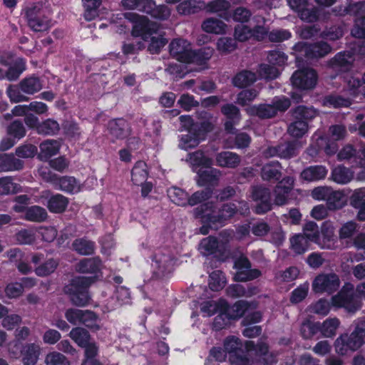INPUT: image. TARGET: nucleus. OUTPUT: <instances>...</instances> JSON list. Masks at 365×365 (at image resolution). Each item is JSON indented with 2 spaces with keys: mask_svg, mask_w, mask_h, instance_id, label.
I'll return each instance as SVG.
<instances>
[{
  "mask_svg": "<svg viewBox=\"0 0 365 365\" xmlns=\"http://www.w3.org/2000/svg\"><path fill=\"white\" fill-rule=\"evenodd\" d=\"M205 192H208V199H206L200 207L196 208L195 215L200 218L204 223L200 228V232L205 235L208 232L207 227L209 226L213 229H217L223 225L230 218H231L237 212L245 214L249 210L248 205L245 202H238L242 206L237 208L234 203H227L220 208L214 205L215 200H223L232 196L235 193L233 188L228 187L221 191L217 196H212L210 190L207 189Z\"/></svg>",
  "mask_w": 365,
  "mask_h": 365,
  "instance_id": "f257e3e1",
  "label": "nucleus"
},
{
  "mask_svg": "<svg viewBox=\"0 0 365 365\" xmlns=\"http://www.w3.org/2000/svg\"><path fill=\"white\" fill-rule=\"evenodd\" d=\"M224 348L232 365H271L276 361L275 356L268 352V347L263 342L255 346L253 341H247L243 345L240 339L231 336L225 339Z\"/></svg>",
  "mask_w": 365,
  "mask_h": 365,
  "instance_id": "f03ea898",
  "label": "nucleus"
},
{
  "mask_svg": "<svg viewBox=\"0 0 365 365\" xmlns=\"http://www.w3.org/2000/svg\"><path fill=\"white\" fill-rule=\"evenodd\" d=\"M132 34L133 36L141 37L145 42L148 43V49L151 53H158L167 43L158 26L145 17L138 18L133 27Z\"/></svg>",
  "mask_w": 365,
  "mask_h": 365,
  "instance_id": "7ed1b4c3",
  "label": "nucleus"
},
{
  "mask_svg": "<svg viewBox=\"0 0 365 365\" xmlns=\"http://www.w3.org/2000/svg\"><path fill=\"white\" fill-rule=\"evenodd\" d=\"M344 78L346 86L344 92L349 97L344 98L340 96H328L324 100L323 105L324 106L335 108L348 107L354 98L361 99L362 96H365V73L362 83L360 82L359 76L351 73H347Z\"/></svg>",
  "mask_w": 365,
  "mask_h": 365,
  "instance_id": "20e7f679",
  "label": "nucleus"
},
{
  "mask_svg": "<svg viewBox=\"0 0 365 365\" xmlns=\"http://www.w3.org/2000/svg\"><path fill=\"white\" fill-rule=\"evenodd\" d=\"M187 161L192 170L197 173V183L200 185L213 184L218 180L220 172L211 167L212 159L205 156L202 151L197 150L189 154Z\"/></svg>",
  "mask_w": 365,
  "mask_h": 365,
  "instance_id": "39448f33",
  "label": "nucleus"
},
{
  "mask_svg": "<svg viewBox=\"0 0 365 365\" xmlns=\"http://www.w3.org/2000/svg\"><path fill=\"white\" fill-rule=\"evenodd\" d=\"M334 230L333 223L330 221L322 224L321 232L315 222H309L303 228V235L309 242L316 243L322 249H334L336 243Z\"/></svg>",
  "mask_w": 365,
  "mask_h": 365,
  "instance_id": "423d86ee",
  "label": "nucleus"
},
{
  "mask_svg": "<svg viewBox=\"0 0 365 365\" xmlns=\"http://www.w3.org/2000/svg\"><path fill=\"white\" fill-rule=\"evenodd\" d=\"M354 330L348 335H340L334 342L335 351L341 356L349 355L365 344V321L356 320Z\"/></svg>",
  "mask_w": 365,
  "mask_h": 365,
  "instance_id": "0eeeda50",
  "label": "nucleus"
},
{
  "mask_svg": "<svg viewBox=\"0 0 365 365\" xmlns=\"http://www.w3.org/2000/svg\"><path fill=\"white\" fill-rule=\"evenodd\" d=\"M180 120L182 128L188 131L187 134L180 138L179 147L183 150L196 147L205 138V133L212 129V125L209 123L202 124L198 128V125L193 123L189 115L180 116Z\"/></svg>",
  "mask_w": 365,
  "mask_h": 365,
  "instance_id": "6e6552de",
  "label": "nucleus"
},
{
  "mask_svg": "<svg viewBox=\"0 0 365 365\" xmlns=\"http://www.w3.org/2000/svg\"><path fill=\"white\" fill-rule=\"evenodd\" d=\"M170 55L173 56L180 63L170 64L167 71L175 78H182L186 73L183 71V66L181 63H190L192 60V48L190 43L182 38H176L171 41L169 45Z\"/></svg>",
  "mask_w": 365,
  "mask_h": 365,
  "instance_id": "1a4fd4ad",
  "label": "nucleus"
},
{
  "mask_svg": "<svg viewBox=\"0 0 365 365\" xmlns=\"http://www.w3.org/2000/svg\"><path fill=\"white\" fill-rule=\"evenodd\" d=\"M93 281L92 277H77L73 279L71 282L65 287V292L69 295L73 304L84 307L89 303L91 296L88 288Z\"/></svg>",
  "mask_w": 365,
  "mask_h": 365,
  "instance_id": "9d476101",
  "label": "nucleus"
},
{
  "mask_svg": "<svg viewBox=\"0 0 365 365\" xmlns=\"http://www.w3.org/2000/svg\"><path fill=\"white\" fill-rule=\"evenodd\" d=\"M39 175L46 181L51 182L55 189L69 193H77L83 190V185L77 182L73 177L58 178L48 168L41 167L38 169Z\"/></svg>",
  "mask_w": 365,
  "mask_h": 365,
  "instance_id": "9b49d317",
  "label": "nucleus"
},
{
  "mask_svg": "<svg viewBox=\"0 0 365 365\" xmlns=\"http://www.w3.org/2000/svg\"><path fill=\"white\" fill-rule=\"evenodd\" d=\"M290 106L289 100L284 96L275 97L273 104H264L259 106H252L247 108L250 115H257L262 118H269L274 116L277 111H284Z\"/></svg>",
  "mask_w": 365,
  "mask_h": 365,
  "instance_id": "f8f14e48",
  "label": "nucleus"
},
{
  "mask_svg": "<svg viewBox=\"0 0 365 365\" xmlns=\"http://www.w3.org/2000/svg\"><path fill=\"white\" fill-rule=\"evenodd\" d=\"M354 285L346 283L338 294L331 298L332 305L337 308L343 307L349 312H354L361 307L358 296L353 294Z\"/></svg>",
  "mask_w": 365,
  "mask_h": 365,
  "instance_id": "ddd939ff",
  "label": "nucleus"
},
{
  "mask_svg": "<svg viewBox=\"0 0 365 365\" xmlns=\"http://www.w3.org/2000/svg\"><path fill=\"white\" fill-rule=\"evenodd\" d=\"M294 115L297 120L289 125L288 133L294 138H301L308 130L305 120L314 118L316 115V110L312 108L299 106L295 109Z\"/></svg>",
  "mask_w": 365,
  "mask_h": 365,
  "instance_id": "4468645a",
  "label": "nucleus"
},
{
  "mask_svg": "<svg viewBox=\"0 0 365 365\" xmlns=\"http://www.w3.org/2000/svg\"><path fill=\"white\" fill-rule=\"evenodd\" d=\"M268 61L272 64H262L259 68V76L265 79H274L279 75V70L274 66H282L287 60V56L282 51H272L268 55Z\"/></svg>",
  "mask_w": 365,
  "mask_h": 365,
  "instance_id": "2eb2a0df",
  "label": "nucleus"
},
{
  "mask_svg": "<svg viewBox=\"0 0 365 365\" xmlns=\"http://www.w3.org/2000/svg\"><path fill=\"white\" fill-rule=\"evenodd\" d=\"M330 138L320 137L317 139L318 150L324 149L328 155L336 153L338 145L336 141L343 139L346 135V129L342 125H333L329 128Z\"/></svg>",
  "mask_w": 365,
  "mask_h": 365,
  "instance_id": "dca6fc26",
  "label": "nucleus"
},
{
  "mask_svg": "<svg viewBox=\"0 0 365 365\" xmlns=\"http://www.w3.org/2000/svg\"><path fill=\"white\" fill-rule=\"evenodd\" d=\"M168 195L175 204L180 206H185L187 204L193 206L208 199V192H196L188 198L187 194L184 190L176 187L168 189Z\"/></svg>",
  "mask_w": 365,
  "mask_h": 365,
  "instance_id": "f3484780",
  "label": "nucleus"
},
{
  "mask_svg": "<svg viewBox=\"0 0 365 365\" xmlns=\"http://www.w3.org/2000/svg\"><path fill=\"white\" fill-rule=\"evenodd\" d=\"M248 309V304L245 301H239L232 307H229L226 303V308L222 309L220 315H217L214 321V327L217 329H220L226 326L230 319L240 318Z\"/></svg>",
  "mask_w": 365,
  "mask_h": 365,
  "instance_id": "a211bd4d",
  "label": "nucleus"
},
{
  "mask_svg": "<svg viewBox=\"0 0 365 365\" xmlns=\"http://www.w3.org/2000/svg\"><path fill=\"white\" fill-rule=\"evenodd\" d=\"M0 64L9 67L6 78L9 81L16 80L26 69L25 61L21 58L14 59L9 51L0 52Z\"/></svg>",
  "mask_w": 365,
  "mask_h": 365,
  "instance_id": "6ab92c4d",
  "label": "nucleus"
},
{
  "mask_svg": "<svg viewBox=\"0 0 365 365\" xmlns=\"http://www.w3.org/2000/svg\"><path fill=\"white\" fill-rule=\"evenodd\" d=\"M339 285L340 280L336 274H320L313 280L312 290L317 294H331L337 290Z\"/></svg>",
  "mask_w": 365,
  "mask_h": 365,
  "instance_id": "aec40b11",
  "label": "nucleus"
},
{
  "mask_svg": "<svg viewBox=\"0 0 365 365\" xmlns=\"http://www.w3.org/2000/svg\"><path fill=\"white\" fill-rule=\"evenodd\" d=\"M291 81L294 87L300 90H309L316 86L317 75L312 68L299 69L294 73Z\"/></svg>",
  "mask_w": 365,
  "mask_h": 365,
  "instance_id": "412c9836",
  "label": "nucleus"
},
{
  "mask_svg": "<svg viewBox=\"0 0 365 365\" xmlns=\"http://www.w3.org/2000/svg\"><path fill=\"white\" fill-rule=\"evenodd\" d=\"M9 346V351L14 357H19V354L22 355L24 365H34L37 362L40 354L39 346L32 344L23 349L18 343L10 344Z\"/></svg>",
  "mask_w": 365,
  "mask_h": 365,
  "instance_id": "4be33fe9",
  "label": "nucleus"
},
{
  "mask_svg": "<svg viewBox=\"0 0 365 365\" xmlns=\"http://www.w3.org/2000/svg\"><path fill=\"white\" fill-rule=\"evenodd\" d=\"M175 262L170 250L168 249H161L155 253L152 267L154 272L158 274H164L166 272H170L174 266Z\"/></svg>",
  "mask_w": 365,
  "mask_h": 365,
  "instance_id": "5701e85b",
  "label": "nucleus"
},
{
  "mask_svg": "<svg viewBox=\"0 0 365 365\" xmlns=\"http://www.w3.org/2000/svg\"><path fill=\"white\" fill-rule=\"evenodd\" d=\"M237 272L235 275L236 281H248L257 278L260 275L258 269H250V264L246 257H241L235 263Z\"/></svg>",
  "mask_w": 365,
  "mask_h": 365,
  "instance_id": "b1692460",
  "label": "nucleus"
},
{
  "mask_svg": "<svg viewBox=\"0 0 365 365\" xmlns=\"http://www.w3.org/2000/svg\"><path fill=\"white\" fill-rule=\"evenodd\" d=\"M309 0H287L289 6L296 11L301 19L312 22L317 19V11L308 4Z\"/></svg>",
  "mask_w": 365,
  "mask_h": 365,
  "instance_id": "393cba45",
  "label": "nucleus"
},
{
  "mask_svg": "<svg viewBox=\"0 0 365 365\" xmlns=\"http://www.w3.org/2000/svg\"><path fill=\"white\" fill-rule=\"evenodd\" d=\"M252 199L257 202L255 212L263 214L271 209L270 193L267 188L254 187L252 192Z\"/></svg>",
  "mask_w": 365,
  "mask_h": 365,
  "instance_id": "a878e982",
  "label": "nucleus"
},
{
  "mask_svg": "<svg viewBox=\"0 0 365 365\" xmlns=\"http://www.w3.org/2000/svg\"><path fill=\"white\" fill-rule=\"evenodd\" d=\"M296 51H304L308 58H319L325 56L331 51V47L326 43L307 45L306 43L299 42L295 45Z\"/></svg>",
  "mask_w": 365,
  "mask_h": 365,
  "instance_id": "bb28decb",
  "label": "nucleus"
},
{
  "mask_svg": "<svg viewBox=\"0 0 365 365\" xmlns=\"http://www.w3.org/2000/svg\"><path fill=\"white\" fill-rule=\"evenodd\" d=\"M297 143H284L276 147H269L264 151L266 158L279 157L281 158H290L297 153Z\"/></svg>",
  "mask_w": 365,
  "mask_h": 365,
  "instance_id": "cd10ccee",
  "label": "nucleus"
},
{
  "mask_svg": "<svg viewBox=\"0 0 365 365\" xmlns=\"http://www.w3.org/2000/svg\"><path fill=\"white\" fill-rule=\"evenodd\" d=\"M221 111L227 118L225 123V130L229 133H232L234 125L240 120L239 109L233 104H226L222 107Z\"/></svg>",
  "mask_w": 365,
  "mask_h": 365,
  "instance_id": "c85d7f7f",
  "label": "nucleus"
},
{
  "mask_svg": "<svg viewBox=\"0 0 365 365\" xmlns=\"http://www.w3.org/2000/svg\"><path fill=\"white\" fill-rule=\"evenodd\" d=\"M294 180L292 178H287L277 186L274 190V202L277 205H281L286 202L287 195L292 189Z\"/></svg>",
  "mask_w": 365,
  "mask_h": 365,
  "instance_id": "c756f323",
  "label": "nucleus"
},
{
  "mask_svg": "<svg viewBox=\"0 0 365 365\" xmlns=\"http://www.w3.org/2000/svg\"><path fill=\"white\" fill-rule=\"evenodd\" d=\"M23 166V161L13 155L0 154V172L19 170Z\"/></svg>",
  "mask_w": 365,
  "mask_h": 365,
  "instance_id": "7c9ffc66",
  "label": "nucleus"
},
{
  "mask_svg": "<svg viewBox=\"0 0 365 365\" xmlns=\"http://www.w3.org/2000/svg\"><path fill=\"white\" fill-rule=\"evenodd\" d=\"M61 148V143L58 140H47L40 145V153L38 158L42 160H46L51 156L56 155Z\"/></svg>",
  "mask_w": 365,
  "mask_h": 365,
  "instance_id": "2f4dec72",
  "label": "nucleus"
},
{
  "mask_svg": "<svg viewBox=\"0 0 365 365\" xmlns=\"http://www.w3.org/2000/svg\"><path fill=\"white\" fill-rule=\"evenodd\" d=\"M327 173L328 170L324 166H310L302 172L301 178L307 182L317 181L324 179Z\"/></svg>",
  "mask_w": 365,
  "mask_h": 365,
  "instance_id": "473e14b6",
  "label": "nucleus"
},
{
  "mask_svg": "<svg viewBox=\"0 0 365 365\" xmlns=\"http://www.w3.org/2000/svg\"><path fill=\"white\" fill-rule=\"evenodd\" d=\"M130 300V292L124 287H120L117 288L115 299L112 298L106 305L108 312L112 311L117 308L118 306L123 304H127Z\"/></svg>",
  "mask_w": 365,
  "mask_h": 365,
  "instance_id": "72a5a7b5",
  "label": "nucleus"
},
{
  "mask_svg": "<svg viewBox=\"0 0 365 365\" xmlns=\"http://www.w3.org/2000/svg\"><path fill=\"white\" fill-rule=\"evenodd\" d=\"M110 133L117 138H127L130 133L128 123L123 119L111 120L109 123Z\"/></svg>",
  "mask_w": 365,
  "mask_h": 365,
  "instance_id": "f704fd0d",
  "label": "nucleus"
},
{
  "mask_svg": "<svg viewBox=\"0 0 365 365\" xmlns=\"http://www.w3.org/2000/svg\"><path fill=\"white\" fill-rule=\"evenodd\" d=\"M19 88L24 93L33 95L40 91L43 88V85L38 78L29 76L24 78L19 83Z\"/></svg>",
  "mask_w": 365,
  "mask_h": 365,
  "instance_id": "c9c22d12",
  "label": "nucleus"
},
{
  "mask_svg": "<svg viewBox=\"0 0 365 365\" xmlns=\"http://www.w3.org/2000/svg\"><path fill=\"white\" fill-rule=\"evenodd\" d=\"M121 4L125 9H136L150 13L154 6V1L153 0H122Z\"/></svg>",
  "mask_w": 365,
  "mask_h": 365,
  "instance_id": "e433bc0d",
  "label": "nucleus"
},
{
  "mask_svg": "<svg viewBox=\"0 0 365 365\" xmlns=\"http://www.w3.org/2000/svg\"><path fill=\"white\" fill-rule=\"evenodd\" d=\"M354 61V58L349 52L340 53L332 61L331 68L341 72L346 71Z\"/></svg>",
  "mask_w": 365,
  "mask_h": 365,
  "instance_id": "4c0bfd02",
  "label": "nucleus"
},
{
  "mask_svg": "<svg viewBox=\"0 0 365 365\" xmlns=\"http://www.w3.org/2000/svg\"><path fill=\"white\" fill-rule=\"evenodd\" d=\"M216 162L220 167L235 168L240 164V159L236 153L225 151L216 156Z\"/></svg>",
  "mask_w": 365,
  "mask_h": 365,
  "instance_id": "58836bf2",
  "label": "nucleus"
},
{
  "mask_svg": "<svg viewBox=\"0 0 365 365\" xmlns=\"http://www.w3.org/2000/svg\"><path fill=\"white\" fill-rule=\"evenodd\" d=\"M27 16L29 26L35 31H43L50 27V19L48 17H42L41 13H39L36 17H32L31 12L28 11Z\"/></svg>",
  "mask_w": 365,
  "mask_h": 365,
  "instance_id": "ea45409f",
  "label": "nucleus"
},
{
  "mask_svg": "<svg viewBox=\"0 0 365 365\" xmlns=\"http://www.w3.org/2000/svg\"><path fill=\"white\" fill-rule=\"evenodd\" d=\"M202 28L207 33L220 34L225 33L227 26L225 23L217 19L210 18L202 23Z\"/></svg>",
  "mask_w": 365,
  "mask_h": 365,
  "instance_id": "a19ab883",
  "label": "nucleus"
},
{
  "mask_svg": "<svg viewBox=\"0 0 365 365\" xmlns=\"http://www.w3.org/2000/svg\"><path fill=\"white\" fill-rule=\"evenodd\" d=\"M354 177V172L344 166H338L331 172L332 180L338 184H346Z\"/></svg>",
  "mask_w": 365,
  "mask_h": 365,
  "instance_id": "79ce46f5",
  "label": "nucleus"
},
{
  "mask_svg": "<svg viewBox=\"0 0 365 365\" xmlns=\"http://www.w3.org/2000/svg\"><path fill=\"white\" fill-rule=\"evenodd\" d=\"M67 198L62 195L57 194L51 197L48 202V208L51 212H63L68 206Z\"/></svg>",
  "mask_w": 365,
  "mask_h": 365,
  "instance_id": "37998d69",
  "label": "nucleus"
},
{
  "mask_svg": "<svg viewBox=\"0 0 365 365\" xmlns=\"http://www.w3.org/2000/svg\"><path fill=\"white\" fill-rule=\"evenodd\" d=\"M148 176L147 165L143 161L135 163L132 170V181L135 185H141L145 182Z\"/></svg>",
  "mask_w": 365,
  "mask_h": 365,
  "instance_id": "c03bdc74",
  "label": "nucleus"
},
{
  "mask_svg": "<svg viewBox=\"0 0 365 365\" xmlns=\"http://www.w3.org/2000/svg\"><path fill=\"white\" fill-rule=\"evenodd\" d=\"M309 240L302 235H295L290 239V247L292 250L297 254L304 253L309 248Z\"/></svg>",
  "mask_w": 365,
  "mask_h": 365,
  "instance_id": "a18cd8bd",
  "label": "nucleus"
},
{
  "mask_svg": "<svg viewBox=\"0 0 365 365\" xmlns=\"http://www.w3.org/2000/svg\"><path fill=\"white\" fill-rule=\"evenodd\" d=\"M226 308V302L223 299H220L217 302L210 301L205 302L202 304L201 311L204 313L205 316H211L215 313H219L220 315L222 309Z\"/></svg>",
  "mask_w": 365,
  "mask_h": 365,
  "instance_id": "49530a36",
  "label": "nucleus"
},
{
  "mask_svg": "<svg viewBox=\"0 0 365 365\" xmlns=\"http://www.w3.org/2000/svg\"><path fill=\"white\" fill-rule=\"evenodd\" d=\"M330 192L327 200L329 209L341 208L346 202V196L341 191L334 190L331 188Z\"/></svg>",
  "mask_w": 365,
  "mask_h": 365,
  "instance_id": "de8ad7c7",
  "label": "nucleus"
},
{
  "mask_svg": "<svg viewBox=\"0 0 365 365\" xmlns=\"http://www.w3.org/2000/svg\"><path fill=\"white\" fill-rule=\"evenodd\" d=\"M101 268V261L99 258L86 259L81 261L78 265V270L83 273H96Z\"/></svg>",
  "mask_w": 365,
  "mask_h": 365,
  "instance_id": "09e8293b",
  "label": "nucleus"
},
{
  "mask_svg": "<svg viewBox=\"0 0 365 365\" xmlns=\"http://www.w3.org/2000/svg\"><path fill=\"white\" fill-rule=\"evenodd\" d=\"M257 78L254 73L243 71L237 73L232 80L233 84L239 88L246 87L256 81Z\"/></svg>",
  "mask_w": 365,
  "mask_h": 365,
  "instance_id": "8fccbe9b",
  "label": "nucleus"
},
{
  "mask_svg": "<svg viewBox=\"0 0 365 365\" xmlns=\"http://www.w3.org/2000/svg\"><path fill=\"white\" fill-rule=\"evenodd\" d=\"M339 324L340 322L338 319L329 318L320 324L319 331L324 336L331 337L335 335Z\"/></svg>",
  "mask_w": 365,
  "mask_h": 365,
  "instance_id": "3c124183",
  "label": "nucleus"
},
{
  "mask_svg": "<svg viewBox=\"0 0 365 365\" xmlns=\"http://www.w3.org/2000/svg\"><path fill=\"white\" fill-rule=\"evenodd\" d=\"M213 53V49L211 48H204L195 52L192 50V60L190 63H193L197 66L203 67L207 61L211 58Z\"/></svg>",
  "mask_w": 365,
  "mask_h": 365,
  "instance_id": "603ef678",
  "label": "nucleus"
},
{
  "mask_svg": "<svg viewBox=\"0 0 365 365\" xmlns=\"http://www.w3.org/2000/svg\"><path fill=\"white\" fill-rule=\"evenodd\" d=\"M85 9L84 18L87 21H91L98 16V8L101 4V0H82Z\"/></svg>",
  "mask_w": 365,
  "mask_h": 365,
  "instance_id": "864d4df0",
  "label": "nucleus"
},
{
  "mask_svg": "<svg viewBox=\"0 0 365 365\" xmlns=\"http://www.w3.org/2000/svg\"><path fill=\"white\" fill-rule=\"evenodd\" d=\"M70 337L79 346H85L90 341V334L84 329L76 327L73 328L69 334Z\"/></svg>",
  "mask_w": 365,
  "mask_h": 365,
  "instance_id": "5fc2aeb1",
  "label": "nucleus"
},
{
  "mask_svg": "<svg viewBox=\"0 0 365 365\" xmlns=\"http://www.w3.org/2000/svg\"><path fill=\"white\" fill-rule=\"evenodd\" d=\"M219 247L218 242L215 237H208L201 240L199 245V251L203 255H210L215 252Z\"/></svg>",
  "mask_w": 365,
  "mask_h": 365,
  "instance_id": "6e6d98bb",
  "label": "nucleus"
},
{
  "mask_svg": "<svg viewBox=\"0 0 365 365\" xmlns=\"http://www.w3.org/2000/svg\"><path fill=\"white\" fill-rule=\"evenodd\" d=\"M262 177L264 180L275 179L280 177V165L278 162H272L265 165L262 170Z\"/></svg>",
  "mask_w": 365,
  "mask_h": 365,
  "instance_id": "4d7b16f0",
  "label": "nucleus"
},
{
  "mask_svg": "<svg viewBox=\"0 0 365 365\" xmlns=\"http://www.w3.org/2000/svg\"><path fill=\"white\" fill-rule=\"evenodd\" d=\"M73 249L83 255H91L94 251V243L86 239H78L73 243Z\"/></svg>",
  "mask_w": 365,
  "mask_h": 365,
  "instance_id": "13d9d810",
  "label": "nucleus"
},
{
  "mask_svg": "<svg viewBox=\"0 0 365 365\" xmlns=\"http://www.w3.org/2000/svg\"><path fill=\"white\" fill-rule=\"evenodd\" d=\"M25 217L30 221L41 222L46 219L47 212L43 207L32 206L26 210Z\"/></svg>",
  "mask_w": 365,
  "mask_h": 365,
  "instance_id": "bf43d9fd",
  "label": "nucleus"
},
{
  "mask_svg": "<svg viewBox=\"0 0 365 365\" xmlns=\"http://www.w3.org/2000/svg\"><path fill=\"white\" fill-rule=\"evenodd\" d=\"M139 140L138 138H132L128 140L126 148L121 149L119 151V156L120 160L128 163L131 161L132 155L131 152L138 148Z\"/></svg>",
  "mask_w": 365,
  "mask_h": 365,
  "instance_id": "052dcab7",
  "label": "nucleus"
},
{
  "mask_svg": "<svg viewBox=\"0 0 365 365\" xmlns=\"http://www.w3.org/2000/svg\"><path fill=\"white\" fill-rule=\"evenodd\" d=\"M226 283V279L222 272L217 270L212 272L210 275L209 287L213 291H218L222 289Z\"/></svg>",
  "mask_w": 365,
  "mask_h": 365,
  "instance_id": "680f3d73",
  "label": "nucleus"
},
{
  "mask_svg": "<svg viewBox=\"0 0 365 365\" xmlns=\"http://www.w3.org/2000/svg\"><path fill=\"white\" fill-rule=\"evenodd\" d=\"M59 130V125L57 121L47 119L41 123L38 127V133L43 135H55Z\"/></svg>",
  "mask_w": 365,
  "mask_h": 365,
  "instance_id": "e2e57ef3",
  "label": "nucleus"
},
{
  "mask_svg": "<svg viewBox=\"0 0 365 365\" xmlns=\"http://www.w3.org/2000/svg\"><path fill=\"white\" fill-rule=\"evenodd\" d=\"M19 190V186L13 182L10 177L0 178V195L15 193Z\"/></svg>",
  "mask_w": 365,
  "mask_h": 365,
  "instance_id": "0e129e2a",
  "label": "nucleus"
},
{
  "mask_svg": "<svg viewBox=\"0 0 365 365\" xmlns=\"http://www.w3.org/2000/svg\"><path fill=\"white\" fill-rule=\"evenodd\" d=\"M7 134L19 140L26 135V130L20 120H15L8 127Z\"/></svg>",
  "mask_w": 365,
  "mask_h": 365,
  "instance_id": "69168bd1",
  "label": "nucleus"
},
{
  "mask_svg": "<svg viewBox=\"0 0 365 365\" xmlns=\"http://www.w3.org/2000/svg\"><path fill=\"white\" fill-rule=\"evenodd\" d=\"M46 365H70L69 361L61 353L53 351L48 354L45 359Z\"/></svg>",
  "mask_w": 365,
  "mask_h": 365,
  "instance_id": "338daca9",
  "label": "nucleus"
},
{
  "mask_svg": "<svg viewBox=\"0 0 365 365\" xmlns=\"http://www.w3.org/2000/svg\"><path fill=\"white\" fill-rule=\"evenodd\" d=\"M319 329V323H314L308 320L302 324L301 334L304 339H309L316 334Z\"/></svg>",
  "mask_w": 365,
  "mask_h": 365,
  "instance_id": "774afa93",
  "label": "nucleus"
}]
</instances>
